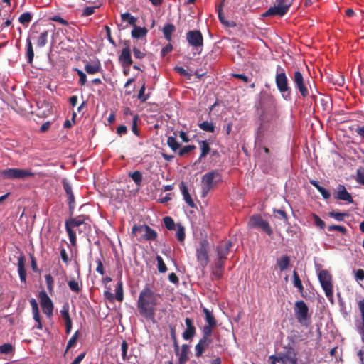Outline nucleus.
<instances>
[{
    "mask_svg": "<svg viewBox=\"0 0 364 364\" xmlns=\"http://www.w3.org/2000/svg\"><path fill=\"white\" fill-rule=\"evenodd\" d=\"M146 85L145 82H143L141 87L140 88L138 93V99L141 102H144L149 98V94H145Z\"/></svg>",
    "mask_w": 364,
    "mask_h": 364,
    "instance_id": "46",
    "label": "nucleus"
},
{
    "mask_svg": "<svg viewBox=\"0 0 364 364\" xmlns=\"http://www.w3.org/2000/svg\"><path fill=\"white\" fill-rule=\"evenodd\" d=\"M335 199L345 201L348 203H353V198L343 185H338L333 195Z\"/></svg>",
    "mask_w": 364,
    "mask_h": 364,
    "instance_id": "17",
    "label": "nucleus"
},
{
    "mask_svg": "<svg viewBox=\"0 0 364 364\" xmlns=\"http://www.w3.org/2000/svg\"><path fill=\"white\" fill-rule=\"evenodd\" d=\"M173 50V46L171 43H168L166 46H164L161 50V55L162 57H165L167 54L171 52Z\"/></svg>",
    "mask_w": 364,
    "mask_h": 364,
    "instance_id": "61",
    "label": "nucleus"
},
{
    "mask_svg": "<svg viewBox=\"0 0 364 364\" xmlns=\"http://www.w3.org/2000/svg\"><path fill=\"white\" fill-rule=\"evenodd\" d=\"M294 311L298 323L301 326L307 327L310 324L309 308L304 301L301 300L295 302Z\"/></svg>",
    "mask_w": 364,
    "mask_h": 364,
    "instance_id": "6",
    "label": "nucleus"
},
{
    "mask_svg": "<svg viewBox=\"0 0 364 364\" xmlns=\"http://www.w3.org/2000/svg\"><path fill=\"white\" fill-rule=\"evenodd\" d=\"M84 223V220L81 217L71 218L65 221V229L69 236V240L73 246H75L77 243V237L75 232L73 230V228L79 227Z\"/></svg>",
    "mask_w": 364,
    "mask_h": 364,
    "instance_id": "12",
    "label": "nucleus"
},
{
    "mask_svg": "<svg viewBox=\"0 0 364 364\" xmlns=\"http://www.w3.org/2000/svg\"><path fill=\"white\" fill-rule=\"evenodd\" d=\"M356 181L358 183L364 185V171H362L360 169H358Z\"/></svg>",
    "mask_w": 364,
    "mask_h": 364,
    "instance_id": "64",
    "label": "nucleus"
},
{
    "mask_svg": "<svg viewBox=\"0 0 364 364\" xmlns=\"http://www.w3.org/2000/svg\"><path fill=\"white\" fill-rule=\"evenodd\" d=\"M138 121L139 116L137 114H135L132 119V130L134 132V134L136 136H139V130L137 127Z\"/></svg>",
    "mask_w": 364,
    "mask_h": 364,
    "instance_id": "53",
    "label": "nucleus"
},
{
    "mask_svg": "<svg viewBox=\"0 0 364 364\" xmlns=\"http://www.w3.org/2000/svg\"><path fill=\"white\" fill-rule=\"evenodd\" d=\"M269 358H275L281 364H306L297 357V353L291 346L285 347V350L277 355H270Z\"/></svg>",
    "mask_w": 364,
    "mask_h": 364,
    "instance_id": "3",
    "label": "nucleus"
},
{
    "mask_svg": "<svg viewBox=\"0 0 364 364\" xmlns=\"http://www.w3.org/2000/svg\"><path fill=\"white\" fill-rule=\"evenodd\" d=\"M225 4V0H222L221 2L216 6V12L218 13V18L220 21L226 28L228 27V19L223 12V8Z\"/></svg>",
    "mask_w": 364,
    "mask_h": 364,
    "instance_id": "27",
    "label": "nucleus"
},
{
    "mask_svg": "<svg viewBox=\"0 0 364 364\" xmlns=\"http://www.w3.org/2000/svg\"><path fill=\"white\" fill-rule=\"evenodd\" d=\"M102 70L101 63L98 60H96L91 63H87L85 65V70L89 75H94L100 73Z\"/></svg>",
    "mask_w": 364,
    "mask_h": 364,
    "instance_id": "22",
    "label": "nucleus"
},
{
    "mask_svg": "<svg viewBox=\"0 0 364 364\" xmlns=\"http://www.w3.org/2000/svg\"><path fill=\"white\" fill-rule=\"evenodd\" d=\"M180 188L183 196V200L186 204L191 208H196V205L188 191V188L185 183L182 181L180 184Z\"/></svg>",
    "mask_w": 364,
    "mask_h": 364,
    "instance_id": "23",
    "label": "nucleus"
},
{
    "mask_svg": "<svg viewBox=\"0 0 364 364\" xmlns=\"http://www.w3.org/2000/svg\"><path fill=\"white\" fill-rule=\"evenodd\" d=\"M176 237L179 242H183L186 237L185 228L180 223L176 224Z\"/></svg>",
    "mask_w": 364,
    "mask_h": 364,
    "instance_id": "36",
    "label": "nucleus"
},
{
    "mask_svg": "<svg viewBox=\"0 0 364 364\" xmlns=\"http://www.w3.org/2000/svg\"><path fill=\"white\" fill-rule=\"evenodd\" d=\"M354 277L358 282H363L364 280V270L362 269H358L355 272Z\"/></svg>",
    "mask_w": 364,
    "mask_h": 364,
    "instance_id": "60",
    "label": "nucleus"
},
{
    "mask_svg": "<svg viewBox=\"0 0 364 364\" xmlns=\"http://www.w3.org/2000/svg\"><path fill=\"white\" fill-rule=\"evenodd\" d=\"M163 220H164L165 227L168 230H173L176 229V225L175 224L174 220H173V218L171 217L166 216L163 218Z\"/></svg>",
    "mask_w": 364,
    "mask_h": 364,
    "instance_id": "44",
    "label": "nucleus"
},
{
    "mask_svg": "<svg viewBox=\"0 0 364 364\" xmlns=\"http://www.w3.org/2000/svg\"><path fill=\"white\" fill-rule=\"evenodd\" d=\"M0 176L4 179H24L33 176L34 173L28 169L11 168L2 170Z\"/></svg>",
    "mask_w": 364,
    "mask_h": 364,
    "instance_id": "9",
    "label": "nucleus"
},
{
    "mask_svg": "<svg viewBox=\"0 0 364 364\" xmlns=\"http://www.w3.org/2000/svg\"><path fill=\"white\" fill-rule=\"evenodd\" d=\"M119 61L124 68H128L133 61L131 56V50L129 46L124 47L119 56Z\"/></svg>",
    "mask_w": 364,
    "mask_h": 364,
    "instance_id": "19",
    "label": "nucleus"
},
{
    "mask_svg": "<svg viewBox=\"0 0 364 364\" xmlns=\"http://www.w3.org/2000/svg\"><path fill=\"white\" fill-rule=\"evenodd\" d=\"M196 148V147L195 145L185 146L182 148H179V149L178 150V154L179 156H183L186 154H189L191 151L195 150Z\"/></svg>",
    "mask_w": 364,
    "mask_h": 364,
    "instance_id": "47",
    "label": "nucleus"
},
{
    "mask_svg": "<svg viewBox=\"0 0 364 364\" xmlns=\"http://www.w3.org/2000/svg\"><path fill=\"white\" fill-rule=\"evenodd\" d=\"M167 145L173 151L176 152L181 147L175 136H170L167 139Z\"/></svg>",
    "mask_w": 364,
    "mask_h": 364,
    "instance_id": "33",
    "label": "nucleus"
},
{
    "mask_svg": "<svg viewBox=\"0 0 364 364\" xmlns=\"http://www.w3.org/2000/svg\"><path fill=\"white\" fill-rule=\"evenodd\" d=\"M211 342L212 339L202 338L195 346L196 356L198 358L202 356L203 352L208 347Z\"/></svg>",
    "mask_w": 364,
    "mask_h": 364,
    "instance_id": "21",
    "label": "nucleus"
},
{
    "mask_svg": "<svg viewBox=\"0 0 364 364\" xmlns=\"http://www.w3.org/2000/svg\"><path fill=\"white\" fill-rule=\"evenodd\" d=\"M61 182L63 186V189L68 196L67 200L69 206V213L70 215H73L75 206V200L73 192L72 186L65 178L62 179Z\"/></svg>",
    "mask_w": 364,
    "mask_h": 364,
    "instance_id": "15",
    "label": "nucleus"
},
{
    "mask_svg": "<svg viewBox=\"0 0 364 364\" xmlns=\"http://www.w3.org/2000/svg\"><path fill=\"white\" fill-rule=\"evenodd\" d=\"M176 31V27L172 23H167L164 25L163 28V33L164 36V38L166 40H167L168 42L171 41L172 40V34Z\"/></svg>",
    "mask_w": 364,
    "mask_h": 364,
    "instance_id": "26",
    "label": "nucleus"
},
{
    "mask_svg": "<svg viewBox=\"0 0 364 364\" xmlns=\"http://www.w3.org/2000/svg\"><path fill=\"white\" fill-rule=\"evenodd\" d=\"M75 70L77 71V73L79 76V83L80 85L83 86L85 85L86 82H87V77H86V75L84 72H82L81 70H79V69H75Z\"/></svg>",
    "mask_w": 364,
    "mask_h": 364,
    "instance_id": "56",
    "label": "nucleus"
},
{
    "mask_svg": "<svg viewBox=\"0 0 364 364\" xmlns=\"http://www.w3.org/2000/svg\"><path fill=\"white\" fill-rule=\"evenodd\" d=\"M313 218H314V224L320 228L321 229H323L325 228V222L323 220H322L316 214H314L313 215Z\"/></svg>",
    "mask_w": 364,
    "mask_h": 364,
    "instance_id": "57",
    "label": "nucleus"
},
{
    "mask_svg": "<svg viewBox=\"0 0 364 364\" xmlns=\"http://www.w3.org/2000/svg\"><path fill=\"white\" fill-rule=\"evenodd\" d=\"M68 285L70 289L75 294H78L82 289V284L80 285L78 282L74 279H70L68 282Z\"/></svg>",
    "mask_w": 364,
    "mask_h": 364,
    "instance_id": "35",
    "label": "nucleus"
},
{
    "mask_svg": "<svg viewBox=\"0 0 364 364\" xmlns=\"http://www.w3.org/2000/svg\"><path fill=\"white\" fill-rule=\"evenodd\" d=\"M60 312L61 316L64 318L65 321V333L67 334H69L72 329L73 322L69 314V305L68 303L63 304Z\"/></svg>",
    "mask_w": 364,
    "mask_h": 364,
    "instance_id": "20",
    "label": "nucleus"
},
{
    "mask_svg": "<svg viewBox=\"0 0 364 364\" xmlns=\"http://www.w3.org/2000/svg\"><path fill=\"white\" fill-rule=\"evenodd\" d=\"M189 350V346L187 344H183L181 346V350L179 351V363L184 364L188 360V353Z\"/></svg>",
    "mask_w": 364,
    "mask_h": 364,
    "instance_id": "30",
    "label": "nucleus"
},
{
    "mask_svg": "<svg viewBox=\"0 0 364 364\" xmlns=\"http://www.w3.org/2000/svg\"><path fill=\"white\" fill-rule=\"evenodd\" d=\"M198 127L202 130L208 132H214L215 131V126L213 125V124L208 121H204L201 123H199Z\"/></svg>",
    "mask_w": 364,
    "mask_h": 364,
    "instance_id": "42",
    "label": "nucleus"
},
{
    "mask_svg": "<svg viewBox=\"0 0 364 364\" xmlns=\"http://www.w3.org/2000/svg\"><path fill=\"white\" fill-rule=\"evenodd\" d=\"M358 308L361 314V322L358 326L359 333L362 336V340L364 341V299L358 302Z\"/></svg>",
    "mask_w": 364,
    "mask_h": 364,
    "instance_id": "25",
    "label": "nucleus"
},
{
    "mask_svg": "<svg viewBox=\"0 0 364 364\" xmlns=\"http://www.w3.org/2000/svg\"><path fill=\"white\" fill-rule=\"evenodd\" d=\"M293 82L303 97L309 95L308 88L304 83V77L300 71H295L294 73Z\"/></svg>",
    "mask_w": 364,
    "mask_h": 364,
    "instance_id": "16",
    "label": "nucleus"
},
{
    "mask_svg": "<svg viewBox=\"0 0 364 364\" xmlns=\"http://www.w3.org/2000/svg\"><path fill=\"white\" fill-rule=\"evenodd\" d=\"M141 234L138 238L139 241L146 240L152 241L157 238V232L147 225H134L132 229V235L137 236Z\"/></svg>",
    "mask_w": 364,
    "mask_h": 364,
    "instance_id": "5",
    "label": "nucleus"
},
{
    "mask_svg": "<svg viewBox=\"0 0 364 364\" xmlns=\"http://www.w3.org/2000/svg\"><path fill=\"white\" fill-rule=\"evenodd\" d=\"M185 323L186 326V328L183 333V338L184 340L188 341L192 340V338L195 336L196 329L193 324V320L191 318H186Z\"/></svg>",
    "mask_w": 364,
    "mask_h": 364,
    "instance_id": "18",
    "label": "nucleus"
},
{
    "mask_svg": "<svg viewBox=\"0 0 364 364\" xmlns=\"http://www.w3.org/2000/svg\"><path fill=\"white\" fill-rule=\"evenodd\" d=\"M215 326H210V324L205 325L203 328V338L211 339L210 336L212 333V328Z\"/></svg>",
    "mask_w": 364,
    "mask_h": 364,
    "instance_id": "52",
    "label": "nucleus"
},
{
    "mask_svg": "<svg viewBox=\"0 0 364 364\" xmlns=\"http://www.w3.org/2000/svg\"><path fill=\"white\" fill-rule=\"evenodd\" d=\"M174 70L180 74L181 76L186 77L188 79H191L192 74L188 73L186 70H185L183 67L176 66Z\"/></svg>",
    "mask_w": 364,
    "mask_h": 364,
    "instance_id": "54",
    "label": "nucleus"
},
{
    "mask_svg": "<svg viewBox=\"0 0 364 364\" xmlns=\"http://www.w3.org/2000/svg\"><path fill=\"white\" fill-rule=\"evenodd\" d=\"M40 304L43 312L48 316L51 317L53 311V304L47 293L44 291L39 292Z\"/></svg>",
    "mask_w": 364,
    "mask_h": 364,
    "instance_id": "14",
    "label": "nucleus"
},
{
    "mask_svg": "<svg viewBox=\"0 0 364 364\" xmlns=\"http://www.w3.org/2000/svg\"><path fill=\"white\" fill-rule=\"evenodd\" d=\"M78 334H79V331H77L73 336L72 337L69 339L68 343H67V346H66V350H65V355H66L68 350L71 348L73 347L74 345H75L76 342H77V338H78Z\"/></svg>",
    "mask_w": 364,
    "mask_h": 364,
    "instance_id": "50",
    "label": "nucleus"
},
{
    "mask_svg": "<svg viewBox=\"0 0 364 364\" xmlns=\"http://www.w3.org/2000/svg\"><path fill=\"white\" fill-rule=\"evenodd\" d=\"M329 215L338 221H343L344 218L348 216V214L346 213H338L336 211H331L329 213Z\"/></svg>",
    "mask_w": 364,
    "mask_h": 364,
    "instance_id": "51",
    "label": "nucleus"
},
{
    "mask_svg": "<svg viewBox=\"0 0 364 364\" xmlns=\"http://www.w3.org/2000/svg\"><path fill=\"white\" fill-rule=\"evenodd\" d=\"M121 348H122V356L123 360H124L126 359L127 353V350H128V343H127L126 341L124 340L122 341Z\"/></svg>",
    "mask_w": 364,
    "mask_h": 364,
    "instance_id": "63",
    "label": "nucleus"
},
{
    "mask_svg": "<svg viewBox=\"0 0 364 364\" xmlns=\"http://www.w3.org/2000/svg\"><path fill=\"white\" fill-rule=\"evenodd\" d=\"M97 9L96 6H87L82 11V16H88L92 15L95 13V9Z\"/></svg>",
    "mask_w": 364,
    "mask_h": 364,
    "instance_id": "62",
    "label": "nucleus"
},
{
    "mask_svg": "<svg viewBox=\"0 0 364 364\" xmlns=\"http://www.w3.org/2000/svg\"><path fill=\"white\" fill-rule=\"evenodd\" d=\"M203 313L205 314V321L208 324H210V326H216V320L212 312L207 308H204Z\"/></svg>",
    "mask_w": 364,
    "mask_h": 364,
    "instance_id": "34",
    "label": "nucleus"
},
{
    "mask_svg": "<svg viewBox=\"0 0 364 364\" xmlns=\"http://www.w3.org/2000/svg\"><path fill=\"white\" fill-rule=\"evenodd\" d=\"M318 277L326 296L331 300L333 296L331 274L328 271L322 269L318 272Z\"/></svg>",
    "mask_w": 364,
    "mask_h": 364,
    "instance_id": "10",
    "label": "nucleus"
},
{
    "mask_svg": "<svg viewBox=\"0 0 364 364\" xmlns=\"http://www.w3.org/2000/svg\"><path fill=\"white\" fill-rule=\"evenodd\" d=\"M199 145L201 150V153L198 159V161H200L201 159L205 158L208 155L210 152V148L209 143L205 140L200 141Z\"/></svg>",
    "mask_w": 364,
    "mask_h": 364,
    "instance_id": "31",
    "label": "nucleus"
},
{
    "mask_svg": "<svg viewBox=\"0 0 364 364\" xmlns=\"http://www.w3.org/2000/svg\"><path fill=\"white\" fill-rule=\"evenodd\" d=\"M221 181V176L217 171H212L205 173L201 179L202 196H206L210 191Z\"/></svg>",
    "mask_w": 364,
    "mask_h": 364,
    "instance_id": "4",
    "label": "nucleus"
},
{
    "mask_svg": "<svg viewBox=\"0 0 364 364\" xmlns=\"http://www.w3.org/2000/svg\"><path fill=\"white\" fill-rule=\"evenodd\" d=\"M274 213L275 214V217L278 218L283 219L285 222L287 221L288 217L284 210H274Z\"/></svg>",
    "mask_w": 364,
    "mask_h": 364,
    "instance_id": "58",
    "label": "nucleus"
},
{
    "mask_svg": "<svg viewBox=\"0 0 364 364\" xmlns=\"http://www.w3.org/2000/svg\"><path fill=\"white\" fill-rule=\"evenodd\" d=\"M134 26V28L132 31V36L134 38H140L145 36L147 33V29L144 27H137L136 25Z\"/></svg>",
    "mask_w": 364,
    "mask_h": 364,
    "instance_id": "32",
    "label": "nucleus"
},
{
    "mask_svg": "<svg viewBox=\"0 0 364 364\" xmlns=\"http://www.w3.org/2000/svg\"><path fill=\"white\" fill-rule=\"evenodd\" d=\"M15 350L14 346L9 343H4L3 345L0 346V353L1 354H9L14 353Z\"/></svg>",
    "mask_w": 364,
    "mask_h": 364,
    "instance_id": "45",
    "label": "nucleus"
},
{
    "mask_svg": "<svg viewBox=\"0 0 364 364\" xmlns=\"http://www.w3.org/2000/svg\"><path fill=\"white\" fill-rule=\"evenodd\" d=\"M122 20L124 21H128L130 25H135L136 18L132 16L130 13L126 12L121 15Z\"/></svg>",
    "mask_w": 364,
    "mask_h": 364,
    "instance_id": "48",
    "label": "nucleus"
},
{
    "mask_svg": "<svg viewBox=\"0 0 364 364\" xmlns=\"http://www.w3.org/2000/svg\"><path fill=\"white\" fill-rule=\"evenodd\" d=\"M208 250V240H202L199 243V246L196 249L197 260L202 267H206L209 262Z\"/></svg>",
    "mask_w": 364,
    "mask_h": 364,
    "instance_id": "13",
    "label": "nucleus"
},
{
    "mask_svg": "<svg viewBox=\"0 0 364 364\" xmlns=\"http://www.w3.org/2000/svg\"><path fill=\"white\" fill-rule=\"evenodd\" d=\"M328 231L337 230V231H339L340 232H341L343 234H345L346 232V228L344 226L336 225L328 226Z\"/></svg>",
    "mask_w": 364,
    "mask_h": 364,
    "instance_id": "59",
    "label": "nucleus"
},
{
    "mask_svg": "<svg viewBox=\"0 0 364 364\" xmlns=\"http://www.w3.org/2000/svg\"><path fill=\"white\" fill-rule=\"evenodd\" d=\"M129 176L134 181L137 186H140L142 182V174L139 171H134V172L129 173Z\"/></svg>",
    "mask_w": 364,
    "mask_h": 364,
    "instance_id": "38",
    "label": "nucleus"
},
{
    "mask_svg": "<svg viewBox=\"0 0 364 364\" xmlns=\"http://www.w3.org/2000/svg\"><path fill=\"white\" fill-rule=\"evenodd\" d=\"M27 49H26V56L28 58V63H31L34 57V52L33 49V46L31 41L29 38L27 39Z\"/></svg>",
    "mask_w": 364,
    "mask_h": 364,
    "instance_id": "41",
    "label": "nucleus"
},
{
    "mask_svg": "<svg viewBox=\"0 0 364 364\" xmlns=\"http://www.w3.org/2000/svg\"><path fill=\"white\" fill-rule=\"evenodd\" d=\"M48 31L41 32L37 41V46L40 48L44 47L48 42Z\"/></svg>",
    "mask_w": 364,
    "mask_h": 364,
    "instance_id": "39",
    "label": "nucleus"
},
{
    "mask_svg": "<svg viewBox=\"0 0 364 364\" xmlns=\"http://www.w3.org/2000/svg\"><path fill=\"white\" fill-rule=\"evenodd\" d=\"M275 82L283 98L286 100H289L291 99V88L288 84L285 70L280 65H277L276 69Z\"/></svg>",
    "mask_w": 364,
    "mask_h": 364,
    "instance_id": "2",
    "label": "nucleus"
},
{
    "mask_svg": "<svg viewBox=\"0 0 364 364\" xmlns=\"http://www.w3.org/2000/svg\"><path fill=\"white\" fill-rule=\"evenodd\" d=\"M186 41L196 52L194 54H200L203 48V36L199 30H192L186 33Z\"/></svg>",
    "mask_w": 364,
    "mask_h": 364,
    "instance_id": "7",
    "label": "nucleus"
},
{
    "mask_svg": "<svg viewBox=\"0 0 364 364\" xmlns=\"http://www.w3.org/2000/svg\"><path fill=\"white\" fill-rule=\"evenodd\" d=\"M31 20L32 15L30 12H24L18 18V21L24 26H27Z\"/></svg>",
    "mask_w": 364,
    "mask_h": 364,
    "instance_id": "43",
    "label": "nucleus"
},
{
    "mask_svg": "<svg viewBox=\"0 0 364 364\" xmlns=\"http://www.w3.org/2000/svg\"><path fill=\"white\" fill-rule=\"evenodd\" d=\"M156 259L157 261V267L159 272L161 273L166 272L167 271V267L164 262L163 258L161 256L157 255Z\"/></svg>",
    "mask_w": 364,
    "mask_h": 364,
    "instance_id": "49",
    "label": "nucleus"
},
{
    "mask_svg": "<svg viewBox=\"0 0 364 364\" xmlns=\"http://www.w3.org/2000/svg\"><path fill=\"white\" fill-rule=\"evenodd\" d=\"M293 284L294 286L298 289V291L301 293L304 290V287L302 285L301 281L297 274V272L294 270L293 272Z\"/></svg>",
    "mask_w": 364,
    "mask_h": 364,
    "instance_id": "40",
    "label": "nucleus"
},
{
    "mask_svg": "<svg viewBox=\"0 0 364 364\" xmlns=\"http://www.w3.org/2000/svg\"><path fill=\"white\" fill-rule=\"evenodd\" d=\"M248 225L250 228L260 229L262 231L267 233L269 236H271L273 233V230L269 223L258 214L254 215L250 218Z\"/></svg>",
    "mask_w": 364,
    "mask_h": 364,
    "instance_id": "11",
    "label": "nucleus"
},
{
    "mask_svg": "<svg viewBox=\"0 0 364 364\" xmlns=\"http://www.w3.org/2000/svg\"><path fill=\"white\" fill-rule=\"evenodd\" d=\"M277 264L280 271L283 272L288 268L290 264V258L287 255H283L277 259Z\"/></svg>",
    "mask_w": 364,
    "mask_h": 364,
    "instance_id": "29",
    "label": "nucleus"
},
{
    "mask_svg": "<svg viewBox=\"0 0 364 364\" xmlns=\"http://www.w3.org/2000/svg\"><path fill=\"white\" fill-rule=\"evenodd\" d=\"M46 282L47 284V288L50 292L53 291V285H54V279L50 274H46L45 276Z\"/></svg>",
    "mask_w": 364,
    "mask_h": 364,
    "instance_id": "55",
    "label": "nucleus"
},
{
    "mask_svg": "<svg viewBox=\"0 0 364 364\" xmlns=\"http://www.w3.org/2000/svg\"><path fill=\"white\" fill-rule=\"evenodd\" d=\"M160 298L159 294L155 293L149 284H146L140 291L137 300V309L140 316L154 321Z\"/></svg>",
    "mask_w": 364,
    "mask_h": 364,
    "instance_id": "1",
    "label": "nucleus"
},
{
    "mask_svg": "<svg viewBox=\"0 0 364 364\" xmlns=\"http://www.w3.org/2000/svg\"><path fill=\"white\" fill-rule=\"evenodd\" d=\"M115 299L118 301H122L124 299V291H123V284L122 282L119 280L117 282V287H116V295Z\"/></svg>",
    "mask_w": 364,
    "mask_h": 364,
    "instance_id": "37",
    "label": "nucleus"
},
{
    "mask_svg": "<svg viewBox=\"0 0 364 364\" xmlns=\"http://www.w3.org/2000/svg\"><path fill=\"white\" fill-rule=\"evenodd\" d=\"M218 259L215 262V268L218 270H222L225 267L226 260V252L223 250H218Z\"/></svg>",
    "mask_w": 364,
    "mask_h": 364,
    "instance_id": "28",
    "label": "nucleus"
},
{
    "mask_svg": "<svg viewBox=\"0 0 364 364\" xmlns=\"http://www.w3.org/2000/svg\"><path fill=\"white\" fill-rule=\"evenodd\" d=\"M18 272L21 282H26V270L25 268V257L21 255L18 258Z\"/></svg>",
    "mask_w": 364,
    "mask_h": 364,
    "instance_id": "24",
    "label": "nucleus"
},
{
    "mask_svg": "<svg viewBox=\"0 0 364 364\" xmlns=\"http://www.w3.org/2000/svg\"><path fill=\"white\" fill-rule=\"evenodd\" d=\"M294 0H275L274 6H271L264 14V16H283L289 11Z\"/></svg>",
    "mask_w": 364,
    "mask_h": 364,
    "instance_id": "8",
    "label": "nucleus"
}]
</instances>
